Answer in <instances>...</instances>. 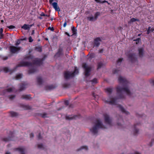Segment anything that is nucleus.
Segmentation results:
<instances>
[{
    "label": "nucleus",
    "instance_id": "obj_1",
    "mask_svg": "<svg viewBox=\"0 0 154 154\" xmlns=\"http://www.w3.org/2000/svg\"><path fill=\"white\" fill-rule=\"evenodd\" d=\"M118 81L120 84H122L123 87H121L120 86H118L116 88L118 98L115 97L111 98L110 100L106 101V103L112 105H116L118 98L123 99L125 98L124 93H125L127 95L129 96L131 95V93L129 89L128 82L125 78L121 76L119 77Z\"/></svg>",
    "mask_w": 154,
    "mask_h": 154
},
{
    "label": "nucleus",
    "instance_id": "obj_2",
    "mask_svg": "<svg viewBox=\"0 0 154 154\" xmlns=\"http://www.w3.org/2000/svg\"><path fill=\"white\" fill-rule=\"evenodd\" d=\"M42 60L38 58H36L32 60V63L24 61L20 62L16 66L15 69L10 70L7 67H4L2 69L3 71L6 73L8 72L12 73L14 72L15 69L18 67L30 66L32 67V68H29L28 71L29 74H30L34 73L37 71V68L36 67H34V65L40 66L42 64Z\"/></svg>",
    "mask_w": 154,
    "mask_h": 154
},
{
    "label": "nucleus",
    "instance_id": "obj_3",
    "mask_svg": "<svg viewBox=\"0 0 154 154\" xmlns=\"http://www.w3.org/2000/svg\"><path fill=\"white\" fill-rule=\"evenodd\" d=\"M87 16V20L88 21L93 22L95 21L96 20V13L94 14L90 12L89 11H87L86 13Z\"/></svg>",
    "mask_w": 154,
    "mask_h": 154
},
{
    "label": "nucleus",
    "instance_id": "obj_4",
    "mask_svg": "<svg viewBox=\"0 0 154 154\" xmlns=\"http://www.w3.org/2000/svg\"><path fill=\"white\" fill-rule=\"evenodd\" d=\"M58 0H49V3L53 6L55 10L57 11H60V9L58 5Z\"/></svg>",
    "mask_w": 154,
    "mask_h": 154
},
{
    "label": "nucleus",
    "instance_id": "obj_5",
    "mask_svg": "<svg viewBox=\"0 0 154 154\" xmlns=\"http://www.w3.org/2000/svg\"><path fill=\"white\" fill-rule=\"evenodd\" d=\"M129 60L131 63H134L137 61L136 54L134 53H130L127 55Z\"/></svg>",
    "mask_w": 154,
    "mask_h": 154
},
{
    "label": "nucleus",
    "instance_id": "obj_6",
    "mask_svg": "<svg viewBox=\"0 0 154 154\" xmlns=\"http://www.w3.org/2000/svg\"><path fill=\"white\" fill-rule=\"evenodd\" d=\"M105 122L109 125H111L112 124V119L109 117V115L107 113L103 114Z\"/></svg>",
    "mask_w": 154,
    "mask_h": 154
},
{
    "label": "nucleus",
    "instance_id": "obj_7",
    "mask_svg": "<svg viewBox=\"0 0 154 154\" xmlns=\"http://www.w3.org/2000/svg\"><path fill=\"white\" fill-rule=\"evenodd\" d=\"M14 132L11 131H9V135L8 137L2 138V140L5 142H8L9 141L13 140L14 137Z\"/></svg>",
    "mask_w": 154,
    "mask_h": 154
},
{
    "label": "nucleus",
    "instance_id": "obj_8",
    "mask_svg": "<svg viewBox=\"0 0 154 154\" xmlns=\"http://www.w3.org/2000/svg\"><path fill=\"white\" fill-rule=\"evenodd\" d=\"M82 66L85 70V76H89L90 75L89 73L91 71V68L90 67H88L86 63H83Z\"/></svg>",
    "mask_w": 154,
    "mask_h": 154
},
{
    "label": "nucleus",
    "instance_id": "obj_9",
    "mask_svg": "<svg viewBox=\"0 0 154 154\" xmlns=\"http://www.w3.org/2000/svg\"><path fill=\"white\" fill-rule=\"evenodd\" d=\"M21 48L20 47H17L14 46H10V51L12 53L14 54L19 51Z\"/></svg>",
    "mask_w": 154,
    "mask_h": 154
},
{
    "label": "nucleus",
    "instance_id": "obj_10",
    "mask_svg": "<svg viewBox=\"0 0 154 154\" xmlns=\"http://www.w3.org/2000/svg\"><path fill=\"white\" fill-rule=\"evenodd\" d=\"M74 77V73L69 71L65 72L64 74V78L66 79Z\"/></svg>",
    "mask_w": 154,
    "mask_h": 154
},
{
    "label": "nucleus",
    "instance_id": "obj_11",
    "mask_svg": "<svg viewBox=\"0 0 154 154\" xmlns=\"http://www.w3.org/2000/svg\"><path fill=\"white\" fill-rule=\"evenodd\" d=\"M94 126L92 129H90V130L92 134L93 135H94L96 133V119L94 118Z\"/></svg>",
    "mask_w": 154,
    "mask_h": 154
},
{
    "label": "nucleus",
    "instance_id": "obj_12",
    "mask_svg": "<svg viewBox=\"0 0 154 154\" xmlns=\"http://www.w3.org/2000/svg\"><path fill=\"white\" fill-rule=\"evenodd\" d=\"M101 128L102 129L106 128L103 125L99 120L97 119V134L99 128Z\"/></svg>",
    "mask_w": 154,
    "mask_h": 154
},
{
    "label": "nucleus",
    "instance_id": "obj_13",
    "mask_svg": "<svg viewBox=\"0 0 154 154\" xmlns=\"http://www.w3.org/2000/svg\"><path fill=\"white\" fill-rule=\"evenodd\" d=\"M118 107L120 109V110L123 113H125L127 115H128L129 114V113L126 111L124 108L120 105H119L118 106Z\"/></svg>",
    "mask_w": 154,
    "mask_h": 154
},
{
    "label": "nucleus",
    "instance_id": "obj_14",
    "mask_svg": "<svg viewBox=\"0 0 154 154\" xmlns=\"http://www.w3.org/2000/svg\"><path fill=\"white\" fill-rule=\"evenodd\" d=\"M27 84L25 83H21L20 85L19 91H21L23 90L26 88Z\"/></svg>",
    "mask_w": 154,
    "mask_h": 154
},
{
    "label": "nucleus",
    "instance_id": "obj_15",
    "mask_svg": "<svg viewBox=\"0 0 154 154\" xmlns=\"http://www.w3.org/2000/svg\"><path fill=\"white\" fill-rule=\"evenodd\" d=\"M15 150L18 151L20 153V154H25L24 152L25 149L23 147L17 148L15 149Z\"/></svg>",
    "mask_w": 154,
    "mask_h": 154
},
{
    "label": "nucleus",
    "instance_id": "obj_16",
    "mask_svg": "<svg viewBox=\"0 0 154 154\" xmlns=\"http://www.w3.org/2000/svg\"><path fill=\"white\" fill-rule=\"evenodd\" d=\"M62 51L63 50L62 48L59 49L55 55L54 57H60V55L62 54Z\"/></svg>",
    "mask_w": 154,
    "mask_h": 154
},
{
    "label": "nucleus",
    "instance_id": "obj_17",
    "mask_svg": "<svg viewBox=\"0 0 154 154\" xmlns=\"http://www.w3.org/2000/svg\"><path fill=\"white\" fill-rule=\"evenodd\" d=\"M139 55V57H142L144 54V50L143 48H140L138 49Z\"/></svg>",
    "mask_w": 154,
    "mask_h": 154
},
{
    "label": "nucleus",
    "instance_id": "obj_18",
    "mask_svg": "<svg viewBox=\"0 0 154 154\" xmlns=\"http://www.w3.org/2000/svg\"><path fill=\"white\" fill-rule=\"evenodd\" d=\"M56 86L53 85H51L49 86H47L45 87V89L46 90H50L51 89H54L56 88Z\"/></svg>",
    "mask_w": 154,
    "mask_h": 154
},
{
    "label": "nucleus",
    "instance_id": "obj_19",
    "mask_svg": "<svg viewBox=\"0 0 154 154\" xmlns=\"http://www.w3.org/2000/svg\"><path fill=\"white\" fill-rule=\"evenodd\" d=\"M32 26V25H28L26 24H24L21 27V28L24 29L25 30H29L30 29V28Z\"/></svg>",
    "mask_w": 154,
    "mask_h": 154
},
{
    "label": "nucleus",
    "instance_id": "obj_20",
    "mask_svg": "<svg viewBox=\"0 0 154 154\" xmlns=\"http://www.w3.org/2000/svg\"><path fill=\"white\" fill-rule=\"evenodd\" d=\"M77 117L76 115H74L72 116H66V120H71L73 119H75Z\"/></svg>",
    "mask_w": 154,
    "mask_h": 154
},
{
    "label": "nucleus",
    "instance_id": "obj_21",
    "mask_svg": "<svg viewBox=\"0 0 154 154\" xmlns=\"http://www.w3.org/2000/svg\"><path fill=\"white\" fill-rule=\"evenodd\" d=\"M138 125V124H135L134 126V135H136L139 132V130L137 128V126Z\"/></svg>",
    "mask_w": 154,
    "mask_h": 154
},
{
    "label": "nucleus",
    "instance_id": "obj_22",
    "mask_svg": "<svg viewBox=\"0 0 154 154\" xmlns=\"http://www.w3.org/2000/svg\"><path fill=\"white\" fill-rule=\"evenodd\" d=\"M37 82L38 85H41L43 82L42 80L40 77H38L37 78Z\"/></svg>",
    "mask_w": 154,
    "mask_h": 154
},
{
    "label": "nucleus",
    "instance_id": "obj_23",
    "mask_svg": "<svg viewBox=\"0 0 154 154\" xmlns=\"http://www.w3.org/2000/svg\"><path fill=\"white\" fill-rule=\"evenodd\" d=\"M22 99L29 100L31 98L30 95H23L21 96Z\"/></svg>",
    "mask_w": 154,
    "mask_h": 154
},
{
    "label": "nucleus",
    "instance_id": "obj_24",
    "mask_svg": "<svg viewBox=\"0 0 154 154\" xmlns=\"http://www.w3.org/2000/svg\"><path fill=\"white\" fill-rule=\"evenodd\" d=\"M21 106L24 109H31V107L28 105H22Z\"/></svg>",
    "mask_w": 154,
    "mask_h": 154
},
{
    "label": "nucleus",
    "instance_id": "obj_25",
    "mask_svg": "<svg viewBox=\"0 0 154 154\" xmlns=\"http://www.w3.org/2000/svg\"><path fill=\"white\" fill-rule=\"evenodd\" d=\"M105 90L106 92L110 94L112 93L113 91V88H106Z\"/></svg>",
    "mask_w": 154,
    "mask_h": 154
},
{
    "label": "nucleus",
    "instance_id": "obj_26",
    "mask_svg": "<svg viewBox=\"0 0 154 154\" xmlns=\"http://www.w3.org/2000/svg\"><path fill=\"white\" fill-rule=\"evenodd\" d=\"M91 45H92L91 47H93V48L94 47H96V38H94V41L91 42Z\"/></svg>",
    "mask_w": 154,
    "mask_h": 154
},
{
    "label": "nucleus",
    "instance_id": "obj_27",
    "mask_svg": "<svg viewBox=\"0 0 154 154\" xmlns=\"http://www.w3.org/2000/svg\"><path fill=\"white\" fill-rule=\"evenodd\" d=\"M15 88L14 87L10 88L7 89L4 91L5 92H11L14 91Z\"/></svg>",
    "mask_w": 154,
    "mask_h": 154
},
{
    "label": "nucleus",
    "instance_id": "obj_28",
    "mask_svg": "<svg viewBox=\"0 0 154 154\" xmlns=\"http://www.w3.org/2000/svg\"><path fill=\"white\" fill-rule=\"evenodd\" d=\"M11 116L12 117H16L18 115V114L16 112L11 111L10 112Z\"/></svg>",
    "mask_w": 154,
    "mask_h": 154
},
{
    "label": "nucleus",
    "instance_id": "obj_29",
    "mask_svg": "<svg viewBox=\"0 0 154 154\" xmlns=\"http://www.w3.org/2000/svg\"><path fill=\"white\" fill-rule=\"evenodd\" d=\"M71 29L73 33L72 35H76L77 34V29H75V27L74 26H72V27Z\"/></svg>",
    "mask_w": 154,
    "mask_h": 154
},
{
    "label": "nucleus",
    "instance_id": "obj_30",
    "mask_svg": "<svg viewBox=\"0 0 154 154\" xmlns=\"http://www.w3.org/2000/svg\"><path fill=\"white\" fill-rule=\"evenodd\" d=\"M70 86V84L68 83H65L63 84V87L64 88H68Z\"/></svg>",
    "mask_w": 154,
    "mask_h": 154
},
{
    "label": "nucleus",
    "instance_id": "obj_31",
    "mask_svg": "<svg viewBox=\"0 0 154 154\" xmlns=\"http://www.w3.org/2000/svg\"><path fill=\"white\" fill-rule=\"evenodd\" d=\"M82 149H85V150H88V147L87 146H82L80 148L78 149V151H79L80 150H81Z\"/></svg>",
    "mask_w": 154,
    "mask_h": 154
},
{
    "label": "nucleus",
    "instance_id": "obj_32",
    "mask_svg": "<svg viewBox=\"0 0 154 154\" xmlns=\"http://www.w3.org/2000/svg\"><path fill=\"white\" fill-rule=\"evenodd\" d=\"M97 3H103L105 2H106L108 3V5H109V3L108 2L104 0L103 1H101L100 0H97Z\"/></svg>",
    "mask_w": 154,
    "mask_h": 154
},
{
    "label": "nucleus",
    "instance_id": "obj_33",
    "mask_svg": "<svg viewBox=\"0 0 154 154\" xmlns=\"http://www.w3.org/2000/svg\"><path fill=\"white\" fill-rule=\"evenodd\" d=\"M139 21V19L133 17L130 20V22L132 23L136 21Z\"/></svg>",
    "mask_w": 154,
    "mask_h": 154
},
{
    "label": "nucleus",
    "instance_id": "obj_34",
    "mask_svg": "<svg viewBox=\"0 0 154 154\" xmlns=\"http://www.w3.org/2000/svg\"><path fill=\"white\" fill-rule=\"evenodd\" d=\"M123 60V58H119L117 61V64L120 65Z\"/></svg>",
    "mask_w": 154,
    "mask_h": 154
},
{
    "label": "nucleus",
    "instance_id": "obj_35",
    "mask_svg": "<svg viewBox=\"0 0 154 154\" xmlns=\"http://www.w3.org/2000/svg\"><path fill=\"white\" fill-rule=\"evenodd\" d=\"M34 58V57L33 56L30 55L29 56H26L25 57V59H32Z\"/></svg>",
    "mask_w": 154,
    "mask_h": 154
},
{
    "label": "nucleus",
    "instance_id": "obj_36",
    "mask_svg": "<svg viewBox=\"0 0 154 154\" xmlns=\"http://www.w3.org/2000/svg\"><path fill=\"white\" fill-rule=\"evenodd\" d=\"M101 41V39L100 38L97 37V47H98L100 45V43L99 42Z\"/></svg>",
    "mask_w": 154,
    "mask_h": 154
},
{
    "label": "nucleus",
    "instance_id": "obj_37",
    "mask_svg": "<svg viewBox=\"0 0 154 154\" xmlns=\"http://www.w3.org/2000/svg\"><path fill=\"white\" fill-rule=\"evenodd\" d=\"M95 56V54L94 53H91L89 56V58L91 59H92L94 58Z\"/></svg>",
    "mask_w": 154,
    "mask_h": 154
},
{
    "label": "nucleus",
    "instance_id": "obj_38",
    "mask_svg": "<svg viewBox=\"0 0 154 154\" xmlns=\"http://www.w3.org/2000/svg\"><path fill=\"white\" fill-rule=\"evenodd\" d=\"M103 66V64L102 62H100L98 64L97 69L100 68Z\"/></svg>",
    "mask_w": 154,
    "mask_h": 154
},
{
    "label": "nucleus",
    "instance_id": "obj_39",
    "mask_svg": "<svg viewBox=\"0 0 154 154\" xmlns=\"http://www.w3.org/2000/svg\"><path fill=\"white\" fill-rule=\"evenodd\" d=\"M38 147L39 149H44V148L42 144H38Z\"/></svg>",
    "mask_w": 154,
    "mask_h": 154
},
{
    "label": "nucleus",
    "instance_id": "obj_40",
    "mask_svg": "<svg viewBox=\"0 0 154 154\" xmlns=\"http://www.w3.org/2000/svg\"><path fill=\"white\" fill-rule=\"evenodd\" d=\"M72 73H74V77L75 76V74H77L79 73V71L78 69L75 68L74 71Z\"/></svg>",
    "mask_w": 154,
    "mask_h": 154
},
{
    "label": "nucleus",
    "instance_id": "obj_41",
    "mask_svg": "<svg viewBox=\"0 0 154 154\" xmlns=\"http://www.w3.org/2000/svg\"><path fill=\"white\" fill-rule=\"evenodd\" d=\"M151 28L150 26H149L147 31L146 34H149L150 33V32H151Z\"/></svg>",
    "mask_w": 154,
    "mask_h": 154
},
{
    "label": "nucleus",
    "instance_id": "obj_42",
    "mask_svg": "<svg viewBox=\"0 0 154 154\" xmlns=\"http://www.w3.org/2000/svg\"><path fill=\"white\" fill-rule=\"evenodd\" d=\"M22 77V75L20 74L17 75L16 76V78L17 79H20Z\"/></svg>",
    "mask_w": 154,
    "mask_h": 154
},
{
    "label": "nucleus",
    "instance_id": "obj_43",
    "mask_svg": "<svg viewBox=\"0 0 154 154\" xmlns=\"http://www.w3.org/2000/svg\"><path fill=\"white\" fill-rule=\"evenodd\" d=\"M120 72V70H118L117 69H115L113 70V74H117L119 73V72Z\"/></svg>",
    "mask_w": 154,
    "mask_h": 154
},
{
    "label": "nucleus",
    "instance_id": "obj_44",
    "mask_svg": "<svg viewBox=\"0 0 154 154\" xmlns=\"http://www.w3.org/2000/svg\"><path fill=\"white\" fill-rule=\"evenodd\" d=\"M40 115L41 116V117L43 118H45L47 117V113H44L43 114H41Z\"/></svg>",
    "mask_w": 154,
    "mask_h": 154
},
{
    "label": "nucleus",
    "instance_id": "obj_45",
    "mask_svg": "<svg viewBox=\"0 0 154 154\" xmlns=\"http://www.w3.org/2000/svg\"><path fill=\"white\" fill-rule=\"evenodd\" d=\"M7 27L10 29H13L15 28V27L13 25H10V26H7Z\"/></svg>",
    "mask_w": 154,
    "mask_h": 154
},
{
    "label": "nucleus",
    "instance_id": "obj_46",
    "mask_svg": "<svg viewBox=\"0 0 154 154\" xmlns=\"http://www.w3.org/2000/svg\"><path fill=\"white\" fill-rule=\"evenodd\" d=\"M92 85H93L94 84L96 83V79L94 78L91 81Z\"/></svg>",
    "mask_w": 154,
    "mask_h": 154
},
{
    "label": "nucleus",
    "instance_id": "obj_47",
    "mask_svg": "<svg viewBox=\"0 0 154 154\" xmlns=\"http://www.w3.org/2000/svg\"><path fill=\"white\" fill-rule=\"evenodd\" d=\"M96 93L94 92H93L92 93V96L93 97V99H96Z\"/></svg>",
    "mask_w": 154,
    "mask_h": 154
},
{
    "label": "nucleus",
    "instance_id": "obj_48",
    "mask_svg": "<svg viewBox=\"0 0 154 154\" xmlns=\"http://www.w3.org/2000/svg\"><path fill=\"white\" fill-rule=\"evenodd\" d=\"M15 95H9V97L10 99L12 100L15 98Z\"/></svg>",
    "mask_w": 154,
    "mask_h": 154
},
{
    "label": "nucleus",
    "instance_id": "obj_49",
    "mask_svg": "<svg viewBox=\"0 0 154 154\" xmlns=\"http://www.w3.org/2000/svg\"><path fill=\"white\" fill-rule=\"evenodd\" d=\"M20 40L19 39H18L16 42V43L15 44V45L16 46H17L20 44Z\"/></svg>",
    "mask_w": 154,
    "mask_h": 154
},
{
    "label": "nucleus",
    "instance_id": "obj_50",
    "mask_svg": "<svg viewBox=\"0 0 154 154\" xmlns=\"http://www.w3.org/2000/svg\"><path fill=\"white\" fill-rule=\"evenodd\" d=\"M40 15L41 16H46V17H49V15H48L47 14H45L44 13L42 12V13L41 14H40Z\"/></svg>",
    "mask_w": 154,
    "mask_h": 154
},
{
    "label": "nucleus",
    "instance_id": "obj_51",
    "mask_svg": "<svg viewBox=\"0 0 154 154\" xmlns=\"http://www.w3.org/2000/svg\"><path fill=\"white\" fill-rule=\"evenodd\" d=\"M36 49L37 50V51L39 52H41L42 51V48L40 47L37 48Z\"/></svg>",
    "mask_w": 154,
    "mask_h": 154
},
{
    "label": "nucleus",
    "instance_id": "obj_52",
    "mask_svg": "<svg viewBox=\"0 0 154 154\" xmlns=\"http://www.w3.org/2000/svg\"><path fill=\"white\" fill-rule=\"evenodd\" d=\"M29 42H32L33 41V39H32V38L31 36L29 37Z\"/></svg>",
    "mask_w": 154,
    "mask_h": 154
},
{
    "label": "nucleus",
    "instance_id": "obj_53",
    "mask_svg": "<svg viewBox=\"0 0 154 154\" xmlns=\"http://www.w3.org/2000/svg\"><path fill=\"white\" fill-rule=\"evenodd\" d=\"M64 103L65 105L68 106L69 104V101L68 100H66L64 101Z\"/></svg>",
    "mask_w": 154,
    "mask_h": 154
},
{
    "label": "nucleus",
    "instance_id": "obj_54",
    "mask_svg": "<svg viewBox=\"0 0 154 154\" xmlns=\"http://www.w3.org/2000/svg\"><path fill=\"white\" fill-rule=\"evenodd\" d=\"M153 143H154V139H152V140H151V143H150V146H152V144Z\"/></svg>",
    "mask_w": 154,
    "mask_h": 154
},
{
    "label": "nucleus",
    "instance_id": "obj_55",
    "mask_svg": "<svg viewBox=\"0 0 154 154\" xmlns=\"http://www.w3.org/2000/svg\"><path fill=\"white\" fill-rule=\"evenodd\" d=\"M103 49H100L98 51V53H102L103 52Z\"/></svg>",
    "mask_w": 154,
    "mask_h": 154
},
{
    "label": "nucleus",
    "instance_id": "obj_56",
    "mask_svg": "<svg viewBox=\"0 0 154 154\" xmlns=\"http://www.w3.org/2000/svg\"><path fill=\"white\" fill-rule=\"evenodd\" d=\"M38 140H40L42 139V137L41 136L40 133H39L38 135Z\"/></svg>",
    "mask_w": 154,
    "mask_h": 154
},
{
    "label": "nucleus",
    "instance_id": "obj_57",
    "mask_svg": "<svg viewBox=\"0 0 154 154\" xmlns=\"http://www.w3.org/2000/svg\"><path fill=\"white\" fill-rule=\"evenodd\" d=\"M2 59L4 60H6L8 59V57L5 56L2 57Z\"/></svg>",
    "mask_w": 154,
    "mask_h": 154
},
{
    "label": "nucleus",
    "instance_id": "obj_58",
    "mask_svg": "<svg viewBox=\"0 0 154 154\" xmlns=\"http://www.w3.org/2000/svg\"><path fill=\"white\" fill-rule=\"evenodd\" d=\"M48 29H51V30L52 31H53L54 30V28L53 27H49L48 28Z\"/></svg>",
    "mask_w": 154,
    "mask_h": 154
},
{
    "label": "nucleus",
    "instance_id": "obj_59",
    "mask_svg": "<svg viewBox=\"0 0 154 154\" xmlns=\"http://www.w3.org/2000/svg\"><path fill=\"white\" fill-rule=\"evenodd\" d=\"M34 134L33 133H31L30 134V138H33L34 137Z\"/></svg>",
    "mask_w": 154,
    "mask_h": 154
},
{
    "label": "nucleus",
    "instance_id": "obj_60",
    "mask_svg": "<svg viewBox=\"0 0 154 154\" xmlns=\"http://www.w3.org/2000/svg\"><path fill=\"white\" fill-rule=\"evenodd\" d=\"M3 33H1L0 32V37L1 38V39L3 38Z\"/></svg>",
    "mask_w": 154,
    "mask_h": 154
},
{
    "label": "nucleus",
    "instance_id": "obj_61",
    "mask_svg": "<svg viewBox=\"0 0 154 154\" xmlns=\"http://www.w3.org/2000/svg\"><path fill=\"white\" fill-rule=\"evenodd\" d=\"M66 24H67L66 22V21H65V22H64V23L63 24V27H65L66 26Z\"/></svg>",
    "mask_w": 154,
    "mask_h": 154
},
{
    "label": "nucleus",
    "instance_id": "obj_62",
    "mask_svg": "<svg viewBox=\"0 0 154 154\" xmlns=\"http://www.w3.org/2000/svg\"><path fill=\"white\" fill-rule=\"evenodd\" d=\"M65 34L66 35H68V36H72V35H70L69 34V33H68L67 32H65Z\"/></svg>",
    "mask_w": 154,
    "mask_h": 154
},
{
    "label": "nucleus",
    "instance_id": "obj_63",
    "mask_svg": "<svg viewBox=\"0 0 154 154\" xmlns=\"http://www.w3.org/2000/svg\"><path fill=\"white\" fill-rule=\"evenodd\" d=\"M121 120L122 121H123V120L122 119V116H119V118L118 119L119 120Z\"/></svg>",
    "mask_w": 154,
    "mask_h": 154
},
{
    "label": "nucleus",
    "instance_id": "obj_64",
    "mask_svg": "<svg viewBox=\"0 0 154 154\" xmlns=\"http://www.w3.org/2000/svg\"><path fill=\"white\" fill-rule=\"evenodd\" d=\"M150 82L151 83H152L154 85V80H151Z\"/></svg>",
    "mask_w": 154,
    "mask_h": 154
}]
</instances>
